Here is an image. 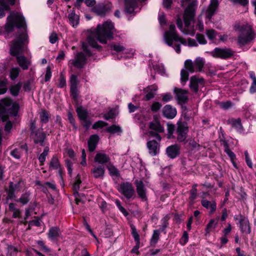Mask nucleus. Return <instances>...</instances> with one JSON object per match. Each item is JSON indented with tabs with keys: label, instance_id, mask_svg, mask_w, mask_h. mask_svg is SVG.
<instances>
[{
	"label": "nucleus",
	"instance_id": "f257e3e1",
	"mask_svg": "<svg viewBox=\"0 0 256 256\" xmlns=\"http://www.w3.org/2000/svg\"><path fill=\"white\" fill-rule=\"evenodd\" d=\"M17 29L16 38L12 40L10 47L11 55L16 56V62L23 70H27L31 65V61L24 56V46L28 43V36L24 17L18 12H11L7 18L5 29L9 33Z\"/></svg>",
	"mask_w": 256,
	"mask_h": 256
},
{
	"label": "nucleus",
	"instance_id": "f03ea898",
	"mask_svg": "<svg viewBox=\"0 0 256 256\" xmlns=\"http://www.w3.org/2000/svg\"><path fill=\"white\" fill-rule=\"evenodd\" d=\"M114 26L111 22L106 21L102 24H98L96 29L92 32L88 37L87 40L89 45L92 48L99 49L97 42L106 44L108 40L113 38Z\"/></svg>",
	"mask_w": 256,
	"mask_h": 256
},
{
	"label": "nucleus",
	"instance_id": "7ed1b4c3",
	"mask_svg": "<svg viewBox=\"0 0 256 256\" xmlns=\"http://www.w3.org/2000/svg\"><path fill=\"white\" fill-rule=\"evenodd\" d=\"M198 5V2L196 0H193L188 4L185 9L183 16L185 26L184 28H182L183 24L182 19L178 18L176 20L178 27L185 34H191L192 35L194 34L193 26H191V24L194 22Z\"/></svg>",
	"mask_w": 256,
	"mask_h": 256
},
{
	"label": "nucleus",
	"instance_id": "20e7f679",
	"mask_svg": "<svg viewBox=\"0 0 256 256\" xmlns=\"http://www.w3.org/2000/svg\"><path fill=\"white\" fill-rule=\"evenodd\" d=\"M164 40L168 46L173 48L178 54L181 52L180 44H186V40L176 33V26L174 24H170L169 30L164 32Z\"/></svg>",
	"mask_w": 256,
	"mask_h": 256
},
{
	"label": "nucleus",
	"instance_id": "39448f33",
	"mask_svg": "<svg viewBox=\"0 0 256 256\" xmlns=\"http://www.w3.org/2000/svg\"><path fill=\"white\" fill-rule=\"evenodd\" d=\"M206 61L201 57L196 58L194 62L191 60H187L184 62V69L180 72V80L183 85L188 80L189 72L193 73L194 72H202V70Z\"/></svg>",
	"mask_w": 256,
	"mask_h": 256
},
{
	"label": "nucleus",
	"instance_id": "423d86ee",
	"mask_svg": "<svg viewBox=\"0 0 256 256\" xmlns=\"http://www.w3.org/2000/svg\"><path fill=\"white\" fill-rule=\"evenodd\" d=\"M235 29L240 32L238 38V44L240 46L246 45L256 38V32L252 26L248 24L236 26Z\"/></svg>",
	"mask_w": 256,
	"mask_h": 256
},
{
	"label": "nucleus",
	"instance_id": "0eeeda50",
	"mask_svg": "<svg viewBox=\"0 0 256 256\" xmlns=\"http://www.w3.org/2000/svg\"><path fill=\"white\" fill-rule=\"evenodd\" d=\"M82 48L85 54L82 52L76 53L74 58L70 60L69 64L70 65L79 68H82L85 66L86 62V58L92 56V53L86 42L82 43Z\"/></svg>",
	"mask_w": 256,
	"mask_h": 256
},
{
	"label": "nucleus",
	"instance_id": "6e6552de",
	"mask_svg": "<svg viewBox=\"0 0 256 256\" xmlns=\"http://www.w3.org/2000/svg\"><path fill=\"white\" fill-rule=\"evenodd\" d=\"M234 52L229 48H215L212 52L211 55L216 58L227 59L234 55Z\"/></svg>",
	"mask_w": 256,
	"mask_h": 256
},
{
	"label": "nucleus",
	"instance_id": "1a4fd4ad",
	"mask_svg": "<svg viewBox=\"0 0 256 256\" xmlns=\"http://www.w3.org/2000/svg\"><path fill=\"white\" fill-rule=\"evenodd\" d=\"M176 130V139L178 142H184L187 138L188 132V124L186 122H178Z\"/></svg>",
	"mask_w": 256,
	"mask_h": 256
},
{
	"label": "nucleus",
	"instance_id": "9d476101",
	"mask_svg": "<svg viewBox=\"0 0 256 256\" xmlns=\"http://www.w3.org/2000/svg\"><path fill=\"white\" fill-rule=\"evenodd\" d=\"M146 146L149 154L152 156H155L160 152V142L156 140H148L147 142Z\"/></svg>",
	"mask_w": 256,
	"mask_h": 256
},
{
	"label": "nucleus",
	"instance_id": "9b49d317",
	"mask_svg": "<svg viewBox=\"0 0 256 256\" xmlns=\"http://www.w3.org/2000/svg\"><path fill=\"white\" fill-rule=\"evenodd\" d=\"M30 136L34 140L35 144H39L42 146H44V140L46 135L42 129L34 131L30 133Z\"/></svg>",
	"mask_w": 256,
	"mask_h": 256
},
{
	"label": "nucleus",
	"instance_id": "f8f14e48",
	"mask_svg": "<svg viewBox=\"0 0 256 256\" xmlns=\"http://www.w3.org/2000/svg\"><path fill=\"white\" fill-rule=\"evenodd\" d=\"M174 92L176 94V98L178 102L180 104H185L188 100V93L186 90L175 88Z\"/></svg>",
	"mask_w": 256,
	"mask_h": 256
},
{
	"label": "nucleus",
	"instance_id": "ddd939ff",
	"mask_svg": "<svg viewBox=\"0 0 256 256\" xmlns=\"http://www.w3.org/2000/svg\"><path fill=\"white\" fill-rule=\"evenodd\" d=\"M110 158L108 155L103 152H98L95 156L94 161L100 165L104 166L109 164L110 163Z\"/></svg>",
	"mask_w": 256,
	"mask_h": 256
},
{
	"label": "nucleus",
	"instance_id": "4468645a",
	"mask_svg": "<svg viewBox=\"0 0 256 256\" xmlns=\"http://www.w3.org/2000/svg\"><path fill=\"white\" fill-rule=\"evenodd\" d=\"M218 0H210V4L206 11V18L210 20L215 14L216 10L218 6Z\"/></svg>",
	"mask_w": 256,
	"mask_h": 256
},
{
	"label": "nucleus",
	"instance_id": "2eb2a0df",
	"mask_svg": "<svg viewBox=\"0 0 256 256\" xmlns=\"http://www.w3.org/2000/svg\"><path fill=\"white\" fill-rule=\"evenodd\" d=\"M166 153L170 158H174L180 154V146L177 144L171 145L166 148Z\"/></svg>",
	"mask_w": 256,
	"mask_h": 256
},
{
	"label": "nucleus",
	"instance_id": "dca6fc26",
	"mask_svg": "<svg viewBox=\"0 0 256 256\" xmlns=\"http://www.w3.org/2000/svg\"><path fill=\"white\" fill-rule=\"evenodd\" d=\"M69 13L68 16L69 24L73 27H76L80 22V17L78 14H76L73 8L68 10Z\"/></svg>",
	"mask_w": 256,
	"mask_h": 256
},
{
	"label": "nucleus",
	"instance_id": "f3484780",
	"mask_svg": "<svg viewBox=\"0 0 256 256\" xmlns=\"http://www.w3.org/2000/svg\"><path fill=\"white\" fill-rule=\"evenodd\" d=\"M204 83V79L202 78H198L196 76H192L190 79V87L196 93L198 92V84H202Z\"/></svg>",
	"mask_w": 256,
	"mask_h": 256
},
{
	"label": "nucleus",
	"instance_id": "a211bd4d",
	"mask_svg": "<svg viewBox=\"0 0 256 256\" xmlns=\"http://www.w3.org/2000/svg\"><path fill=\"white\" fill-rule=\"evenodd\" d=\"M158 90V86L155 85H151L148 86L144 88V91L146 94L144 98L146 100H150L154 98L156 94V92Z\"/></svg>",
	"mask_w": 256,
	"mask_h": 256
},
{
	"label": "nucleus",
	"instance_id": "6ab92c4d",
	"mask_svg": "<svg viewBox=\"0 0 256 256\" xmlns=\"http://www.w3.org/2000/svg\"><path fill=\"white\" fill-rule=\"evenodd\" d=\"M110 8V6L109 4H98L92 8L93 12L98 16H104L106 12Z\"/></svg>",
	"mask_w": 256,
	"mask_h": 256
},
{
	"label": "nucleus",
	"instance_id": "aec40b11",
	"mask_svg": "<svg viewBox=\"0 0 256 256\" xmlns=\"http://www.w3.org/2000/svg\"><path fill=\"white\" fill-rule=\"evenodd\" d=\"M134 184L136 186L137 192H146L150 186L149 182L144 179L136 180Z\"/></svg>",
	"mask_w": 256,
	"mask_h": 256
},
{
	"label": "nucleus",
	"instance_id": "412c9836",
	"mask_svg": "<svg viewBox=\"0 0 256 256\" xmlns=\"http://www.w3.org/2000/svg\"><path fill=\"white\" fill-rule=\"evenodd\" d=\"M105 169L104 166H94L91 170L92 176L96 178H102L104 176Z\"/></svg>",
	"mask_w": 256,
	"mask_h": 256
},
{
	"label": "nucleus",
	"instance_id": "4be33fe9",
	"mask_svg": "<svg viewBox=\"0 0 256 256\" xmlns=\"http://www.w3.org/2000/svg\"><path fill=\"white\" fill-rule=\"evenodd\" d=\"M49 168L51 170L59 169L58 174L60 178L62 179V171L60 168V164L58 158L56 155H54L52 158L49 164Z\"/></svg>",
	"mask_w": 256,
	"mask_h": 256
},
{
	"label": "nucleus",
	"instance_id": "5701e85b",
	"mask_svg": "<svg viewBox=\"0 0 256 256\" xmlns=\"http://www.w3.org/2000/svg\"><path fill=\"white\" fill-rule=\"evenodd\" d=\"M164 116L168 118H173L176 114V110L170 105H166L163 109Z\"/></svg>",
	"mask_w": 256,
	"mask_h": 256
},
{
	"label": "nucleus",
	"instance_id": "b1692460",
	"mask_svg": "<svg viewBox=\"0 0 256 256\" xmlns=\"http://www.w3.org/2000/svg\"><path fill=\"white\" fill-rule=\"evenodd\" d=\"M240 227L242 232L243 233L250 234L251 232L248 219L242 216L240 220Z\"/></svg>",
	"mask_w": 256,
	"mask_h": 256
},
{
	"label": "nucleus",
	"instance_id": "393cba45",
	"mask_svg": "<svg viewBox=\"0 0 256 256\" xmlns=\"http://www.w3.org/2000/svg\"><path fill=\"white\" fill-rule=\"evenodd\" d=\"M23 185L24 182L20 178L14 180L13 182H10L9 184V192L20 191Z\"/></svg>",
	"mask_w": 256,
	"mask_h": 256
},
{
	"label": "nucleus",
	"instance_id": "a878e982",
	"mask_svg": "<svg viewBox=\"0 0 256 256\" xmlns=\"http://www.w3.org/2000/svg\"><path fill=\"white\" fill-rule=\"evenodd\" d=\"M14 2L15 0H0V4L2 6V8L0 7V18L5 16L4 10H10V8L8 4L14 5Z\"/></svg>",
	"mask_w": 256,
	"mask_h": 256
},
{
	"label": "nucleus",
	"instance_id": "bb28decb",
	"mask_svg": "<svg viewBox=\"0 0 256 256\" xmlns=\"http://www.w3.org/2000/svg\"><path fill=\"white\" fill-rule=\"evenodd\" d=\"M60 228L56 226H54L49 230L48 237L51 240L56 242L60 237Z\"/></svg>",
	"mask_w": 256,
	"mask_h": 256
},
{
	"label": "nucleus",
	"instance_id": "cd10ccee",
	"mask_svg": "<svg viewBox=\"0 0 256 256\" xmlns=\"http://www.w3.org/2000/svg\"><path fill=\"white\" fill-rule=\"evenodd\" d=\"M98 140L99 137L97 134H93L90 136L88 142L90 152H92L95 150Z\"/></svg>",
	"mask_w": 256,
	"mask_h": 256
},
{
	"label": "nucleus",
	"instance_id": "c85d7f7f",
	"mask_svg": "<svg viewBox=\"0 0 256 256\" xmlns=\"http://www.w3.org/2000/svg\"><path fill=\"white\" fill-rule=\"evenodd\" d=\"M24 150L27 152L28 150L26 144L22 146L20 148H14L10 152V155L16 159H20L21 157V150Z\"/></svg>",
	"mask_w": 256,
	"mask_h": 256
},
{
	"label": "nucleus",
	"instance_id": "c756f323",
	"mask_svg": "<svg viewBox=\"0 0 256 256\" xmlns=\"http://www.w3.org/2000/svg\"><path fill=\"white\" fill-rule=\"evenodd\" d=\"M232 128H235L238 132H242L243 130V127L241 123L240 118L234 119L232 118L228 121Z\"/></svg>",
	"mask_w": 256,
	"mask_h": 256
},
{
	"label": "nucleus",
	"instance_id": "7c9ffc66",
	"mask_svg": "<svg viewBox=\"0 0 256 256\" xmlns=\"http://www.w3.org/2000/svg\"><path fill=\"white\" fill-rule=\"evenodd\" d=\"M221 144L224 147V151L230 157L231 160H235L236 154L230 149L228 142L226 140H221Z\"/></svg>",
	"mask_w": 256,
	"mask_h": 256
},
{
	"label": "nucleus",
	"instance_id": "2f4dec72",
	"mask_svg": "<svg viewBox=\"0 0 256 256\" xmlns=\"http://www.w3.org/2000/svg\"><path fill=\"white\" fill-rule=\"evenodd\" d=\"M78 116L81 120H85L88 118V112L82 106H78L76 109Z\"/></svg>",
	"mask_w": 256,
	"mask_h": 256
},
{
	"label": "nucleus",
	"instance_id": "473e14b6",
	"mask_svg": "<svg viewBox=\"0 0 256 256\" xmlns=\"http://www.w3.org/2000/svg\"><path fill=\"white\" fill-rule=\"evenodd\" d=\"M160 230H156L153 231V234L150 239V245L152 246H155L160 239Z\"/></svg>",
	"mask_w": 256,
	"mask_h": 256
},
{
	"label": "nucleus",
	"instance_id": "72a5a7b5",
	"mask_svg": "<svg viewBox=\"0 0 256 256\" xmlns=\"http://www.w3.org/2000/svg\"><path fill=\"white\" fill-rule=\"evenodd\" d=\"M149 127L150 130H154L157 132H164V128L158 122H150Z\"/></svg>",
	"mask_w": 256,
	"mask_h": 256
},
{
	"label": "nucleus",
	"instance_id": "f704fd0d",
	"mask_svg": "<svg viewBox=\"0 0 256 256\" xmlns=\"http://www.w3.org/2000/svg\"><path fill=\"white\" fill-rule=\"evenodd\" d=\"M188 146H190V150L194 152L200 150L202 146L198 144L196 140L193 139L188 140Z\"/></svg>",
	"mask_w": 256,
	"mask_h": 256
},
{
	"label": "nucleus",
	"instance_id": "c9c22d12",
	"mask_svg": "<svg viewBox=\"0 0 256 256\" xmlns=\"http://www.w3.org/2000/svg\"><path fill=\"white\" fill-rule=\"evenodd\" d=\"M110 48L116 52H123L126 50L124 46L120 43L112 42L110 44Z\"/></svg>",
	"mask_w": 256,
	"mask_h": 256
},
{
	"label": "nucleus",
	"instance_id": "e433bc0d",
	"mask_svg": "<svg viewBox=\"0 0 256 256\" xmlns=\"http://www.w3.org/2000/svg\"><path fill=\"white\" fill-rule=\"evenodd\" d=\"M106 132L112 134H119L122 132V130L119 126L112 124L106 129Z\"/></svg>",
	"mask_w": 256,
	"mask_h": 256
},
{
	"label": "nucleus",
	"instance_id": "4c0bfd02",
	"mask_svg": "<svg viewBox=\"0 0 256 256\" xmlns=\"http://www.w3.org/2000/svg\"><path fill=\"white\" fill-rule=\"evenodd\" d=\"M22 84L21 82H18L17 84L12 86L10 88V94L14 96H17L19 94L20 90L22 88Z\"/></svg>",
	"mask_w": 256,
	"mask_h": 256
},
{
	"label": "nucleus",
	"instance_id": "58836bf2",
	"mask_svg": "<svg viewBox=\"0 0 256 256\" xmlns=\"http://www.w3.org/2000/svg\"><path fill=\"white\" fill-rule=\"evenodd\" d=\"M122 192H134L132 184L129 182H124L120 186Z\"/></svg>",
	"mask_w": 256,
	"mask_h": 256
},
{
	"label": "nucleus",
	"instance_id": "ea45409f",
	"mask_svg": "<svg viewBox=\"0 0 256 256\" xmlns=\"http://www.w3.org/2000/svg\"><path fill=\"white\" fill-rule=\"evenodd\" d=\"M12 100L10 98H4L0 100V108L5 110L11 106Z\"/></svg>",
	"mask_w": 256,
	"mask_h": 256
},
{
	"label": "nucleus",
	"instance_id": "a19ab883",
	"mask_svg": "<svg viewBox=\"0 0 256 256\" xmlns=\"http://www.w3.org/2000/svg\"><path fill=\"white\" fill-rule=\"evenodd\" d=\"M106 167L111 176H120V174L118 170L111 162L109 163V164H108Z\"/></svg>",
	"mask_w": 256,
	"mask_h": 256
},
{
	"label": "nucleus",
	"instance_id": "79ce46f5",
	"mask_svg": "<svg viewBox=\"0 0 256 256\" xmlns=\"http://www.w3.org/2000/svg\"><path fill=\"white\" fill-rule=\"evenodd\" d=\"M131 229V234L134 238L135 242H140V234H138L136 226L133 224L130 225Z\"/></svg>",
	"mask_w": 256,
	"mask_h": 256
},
{
	"label": "nucleus",
	"instance_id": "37998d69",
	"mask_svg": "<svg viewBox=\"0 0 256 256\" xmlns=\"http://www.w3.org/2000/svg\"><path fill=\"white\" fill-rule=\"evenodd\" d=\"M49 148L48 146L44 148L43 152L40 154L38 159L40 163V165H44L46 160V157L48 154Z\"/></svg>",
	"mask_w": 256,
	"mask_h": 256
},
{
	"label": "nucleus",
	"instance_id": "c03bdc74",
	"mask_svg": "<svg viewBox=\"0 0 256 256\" xmlns=\"http://www.w3.org/2000/svg\"><path fill=\"white\" fill-rule=\"evenodd\" d=\"M40 118L41 122H42V124L47 123L49 120L48 112L46 110H42L40 113Z\"/></svg>",
	"mask_w": 256,
	"mask_h": 256
},
{
	"label": "nucleus",
	"instance_id": "a18cd8bd",
	"mask_svg": "<svg viewBox=\"0 0 256 256\" xmlns=\"http://www.w3.org/2000/svg\"><path fill=\"white\" fill-rule=\"evenodd\" d=\"M70 90L74 91L77 88L78 78L76 76L72 74L70 78Z\"/></svg>",
	"mask_w": 256,
	"mask_h": 256
},
{
	"label": "nucleus",
	"instance_id": "49530a36",
	"mask_svg": "<svg viewBox=\"0 0 256 256\" xmlns=\"http://www.w3.org/2000/svg\"><path fill=\"white\" fill-rule=\"evenodd\" d=\"M30 200L29 194L28 193H24L20 198H18L16 202H20L23 205L26 204Z\"/></svg>",
	"mask_w": 256,
	"mask_h": 256
},
{
	"label": "nucleus",
	"instance_id": "de8ad7c7",
	"mask_svg": "<svg viewBox=\"0 0 256 256\" xmlns=\"http://www.w3.org/2000/svg\"><path fill=\"white\" fill-rule=\"evenodd\" d=\"M20 70V68L18 67L12 68L10 70V78L13 80H15L18 76Z\"/></svg>",
	"mask_w": 256,
	"mask_h": 256
},
{
	"label": "nucleus",
	"instance_id": "09e8293b",
	"mask_svg": "<svg viewBox=\"0 0 256 256\" xmlns=\"http://www.w3.org/2000/svg\"><path fill=\"white\" fill-rule=\"evenodd\" d=\"M216 104L221 108L225 110L229 109L232 106V102L230 100L218 102Z\"/></svg>",
	"mask_w": 256,
	"mask_h": 256
},
{
	"label": "nucleus",
	"instance_id": "8fccbe9b",
	"mask_svg": "<svg viewBox=\"0 0 256 256\" xmlns=\"http://www.w3.org/2000/svg\"><path fill=\"white\" fill-rule=\"evenodd\" d=\"M74 196L77 204L80 202H84L86 198L84 193H74Z\"/></svg>",
	"mask_w": 256,
	"mask_h": 256
},
{
	"label": "nucleus",
	"instance_id": "3c124183",
	"mask_svg": "<svg viewBox=\"0 0 256 256\" xmlns=\"http://www.w3.org/2000/svg\"><path fill=\"white\" fill-rule=\"evenodd\" d=\"M206 34L209 40H214L216 37V32L212 29L207 30H206Z\"/></svg>",
	"mask_w": 256,
	"mask_h": 256
},
{
	"label": "nucleus",
	"instance_id": "603ef678",
	"mask_svg": "<svg viewBox=\"0 0 256 256\" xmlns=\"http://www.w3.org/2000/svg\"><path fill=\"white\" fill-rule=\"evenodd\" d=\"M216 223L215 222V220L214 219H212L209 222L208 224L206 226V233L210 232L213 229H214L216 227Z\"/></svg>",
	"mask_w": 256,
	"mask_h": 256
},
{
	"label": "nucleus",
	"instance_id": "864d4df0",
	"mask_svg": "<svg viewBox=\"0 0 256 256\" xmlns=\"http://www.w3.org/2000/svg\"><path fill=\"white\" fill-rule=\"evenodd\" d=\"M68 118L69 122L71 124L72 126L73 129L74 130H77V126L75 122V120L71 113V112H69L68 114Z\"/></svg>",
	"mask_w": 256,
	"mask_h": 256
},
{
	"label": "nucleus",
	"instance_id": "5fc2aeb1",
	"mask_svg": "<svg viewBox=\"0 0 256 256\" xmlns=\"http://www.w3.org/2000/svg\"><path fill=\"white\" fill-rule=\"evenodd\" d=\"M108 124L107 122H106L102 120H98L92 126V129L96 130L98 128H102L104 126H106Z\"/></svg>",
	"mask_w": 256,
	"mask_h": 256
},
{
	"label": "nucleus",
	"instance_id": "6e6d98bb",
	"mask_svg": "<svg viewBox=\"0 0 256 256\" xmlns=\"http://www.w3.org/2000/svg\"><path fill=\"white\" fill-rule=\"evenodd\" d=\"M175 130V126L172 124H168V138L170 139L173 138V133Z\"/></svg>",
	"mask_w": 256,
	"mask_h": 256
},
{
	"label": "nucleus",
	"instance_id": "4d7b16f0",
	"mask_svg": "<svg viewBox=\"0 0 256 256\" xmlns=\"http://www.w3.org/2000/svg\"><path fill=\"white\" fill-rule=\"evenodd\" d=\"M115 116V111L114 110H110L106 114L103 116V118L106 120H109L114 118Z\"/></svg>",
	"mask_w": 256,
	"mask_h": 256
},
{
	"label": "nucleus",
	"instance_id": "13d9d810",
	"mask_svg": "<svg viewBox=\"0 0 256 256\" xmlns=\"http://www.w3.org/2000/svg\"><path fill=\"white\" fill-rule=\"evenodd\" d=\"M162 222V228L159 229L160 232L164 231L168 226V218L167 216H165L162 218L161 220Z\"/></svg>",
	"mask_w": 256,
	"mask_h": 256
},
{
	"label": "nucleus",
	"instance_id": "bf43d9fd",
	"mask_svg": "<svg viewBox=\"0 0 256 256\" xmlns=\"http://www.w3.org/2000/svg\"><path fill=\"white\" fill-rule=\"evenodd\" d=\"M162 107V104L159 102H154L151 107V110L154 112H157Z\"/></svg>",
	"mask_w": 256,
	"mask_h": 256
},
{
	"label": "nucleus",
	"instance_id": "052dcab7",
	"mask_svg": "<svg viewBox=\"0 0 256 256\" xmlns=\"http://www.w3.org/2000/svg\"><path fill=\"white\" fill-rule=\"evenodd\" d=\"M196 38L200 44H205L207 43L206 39L205 38L204 36L202 34H196Z\"/></svg>",
	"mask_w": 256,
	"mask_h": 256
},
{
	"label": "nucleus",
	"instance_id": "680f3d73",
	"mask_svg": "<svg viewBox=\"0 0 256 256\" xmlns=\"http://www.w3.org/2000/svg\"><path fill=\"white\" fill-rule=\"evenodd\" d=\"M7 90L6 82L0 80V95L4 94Z\"/></svg>",
	"mask_w": 256,
	"mask_h": 256
},
{
	"label": "nucleus",
	"instance_id": "e2e57ef3",
	"mask_svg": "<svg viewBox=\"0 0 256 256\" xmlns=\"http://www.w3.org/2000/svg\"><path fill=\"white\" fill-rule=\"evenodd\" d=\"M37 244L41 248V249L43 252H50V249L44 245L43 241L39 240L37 242Z\"/></svg>",
	"mask_w": 256,
	"mask_h": 256
},
{
	"label": "nucleus",
	"instance_id": "0e129e2a",
	"mask_svg": "<svg viewBox=\"0 0 256 256\" xmlns=\"http://www.w3.org/2000/svg\"><path fill=\"white\" fill-rule=\"evenodd\" d=\"M33 82V80L32 79L28 80L26 82L23 86V88L25 91H30L31 90V85Z\"/></svg>",
	"mask_w": 256,
	"mask_h": 256
},
{
	"label": "nucleus",
	"instance_id": "69168bd1",
	"mask_svg": "<svg viewBox=\"0 0 256 256\" xmlns=\"http://www.w3.org/2000/svg\"><path fill=\"white\" fill-rule=\"evenodd\" d=\"M159 132H157L154 130H152L148 132V134L150 136L154 137L156 138V140L158 141V142H160L161 140V136L158 134Z\"/></svg>",
	"mask_w": 256,
	"mask_h": 256
},
{
	"label": "nucleus",
	"instance_id": "338daca9",
	"mask_svg": "<svg viewBox=\"0 0 256 256\" xmlns=\"http://www.w3.org/2000/svg\"><path fill=\"white\" fill-rule=\"evenodd\" d=\"M188 240V236L186 232L184 231L183 233V235L180 239V243L182 245H184Z\"/></svg>",
	"mask_w": 256,
	"mask_h": 256
},
{
	"label": "nucleus",
	"instance_id": "774afa93",
	"mask_svg": "<svg viewBox=\"0 0 256 256\" xmlns=\"http://www.w3.org/2000/svg\"><path fill=\"white\" fill-rule=\"evenodd\" d=\"M66 86V80L62 74H61L58 80V87L62 88Z\"/></svg>",
	"mask_w": 256,
	"mask_h": 256
}]
</instances>
